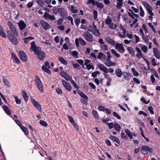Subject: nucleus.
I'll use <instances>...</instances> for the list:
<instances>
[{
	"mask_svg": "<svg viewBox=\"0 0 160 160\" xmlns=\"http://www.w3.org/2000/svg\"><path fill=\"white\" fill-rule=\"evenodd\" d=\"M31 47L30 48L31 51H33L36 55L38 56V58L40 60L42 61L46 57L45 52L41 50V48L35 44V42L32 41L31 43Z\"/></svg>",
	"mask_w": 160,
	"mask_h": 160,
	"instance_id": "f257e3e1",
	"label": "nucleus"
},
{
	"mask_svg": "<svg viewBox=\"0 0 160 160\" xmlns=\"http://www.w3.org/2000/svg\"><path fill=\"white\" fill-rule=\"evenodd\" d=\"M52 10L55 14L56 15L59 13L64 19H65L67 16V12L63 8H58V6L54 7Z\"/></svg>",
	"mask_w": 160,
	"mask_h": 160,
	"instance_id": "f03ea898",
	"label": "nucleus"
},
{
	"mask_svg": "<svg viewBox=\"0 0 160 160\" xmlns=\"http://www.w3.org/2000/svg\"><path fill=\"white\" fill-rule=\"evenodd\" d=\"M141 152L143 155H147L148 153H152L153 150L152 148H150L148 146L143 145L141 147Z\"/></svg>",
	"mask_w": 160,
	"mask_h": 160,
	"instance_id": "7ed1b4c3",
	"label": "nucleus"
},
{
	"mask_svg": "<svg viewBox=\"0 0 160 160\" xmlns=\"http://www.w3.org/2000/svg\"><path fill=\"white\" fill-rule=\"evenodd\" d=\"M35 77V81L38 89L41 92H43V86L40 78L38 75H36Z\"/></svg>",
	"mask_w": 160,
	"mask_h": 160,
	"instance_id": "20e7f679",
	"label": "nucleus"
},
{
	"mask_svg": "<svg viewBox=\"0 0 160 160\" xmlns=\"http://www.w3.org/2000/svg\"><path fill=\"white\" fill-rule=\"evenodd\" d=\"M83 37L88 42H92L93 41V36L90 33L88 32H84L83 34Z\"/></svg>",
	"mask_w": 160,
	"mask_h": 160,
	"instance_id": "39448f33",
	"label": "nucleus"
},
{
	"mask_svg": "<svg viewBox=\"0 0 160 160\" xmlns=\"http://www.w3.org/2000/svg\"><path fill=\"white\" fill-rule=\"evenodd\" d=\"M31 102L34 106L40 112L42 111L41 105L38 102L36 101L34 98H31Z\"/></svg>",
	"mask_w": 160,
	"mask_h": 160,
	"instance_id": "423d86ee",
	"label": "nucleus"
},
{
	"mask_svg": "<svg viewBox=\"0 0 160 160\" xmlns=\"http://www.w3.org/2000/svg\"><path fill=\"white\" fill-rule=\"evenodd\" d=\"M8 23L10 28L12 30L14 35L16 36H18V33L17 31L15 26L12 24V23L10 21H8Z\"/></svg>",
	"mask_w": 160,
	"mask_h": 160,
	"instance_id": "0eeeda50",
	"label": "nucleus"
},
{
	"mask_svg": "<svg viewBox=\"0 0 160 160\" xmlns=\"http://www.w3.org/2000/svg\"><path fill=\"white\" fill-rule=\"evenodd\" d=\"M19 56L23 62H26L27 61L28 58L26 54L22 51H20L18 53Z\"/></svg>",
	"mask_w": 160,
	"mask_h": 160,
	"instance_id": "6e6552de",
	"label": "nucleus"
},
{
	"mask_svg": "<svg viewBox=\"0 0 160 160\" xmlns=\"http://www.w3.org/2000/svg\"><path fill=\"white\" fill-rule=\"evenodd\" d=\"M62 82L66 89L68 91H70L71 90L72 87L69 83L66 82L64 80H62Z\"/></svg>",
	"mask_w": 160,
	"mask_h": 160,
	"instance_id": "1a4fd4ad",
	"label": "nucleus"
},
{
	"mask_svg": "<svg viewBox=\"0 0 160 160\" xmlns=\"http://www.w3.org/2000/svg\"><path fill=\"white\" fill-rule=\"evenodd\" d=\"M40 24L44 30H47L50 28V25L45 21L42 20L40 21Z\"/></svg>",
	"mask_w": 160,
	"mask_h": 160,
	"instance_id": "9d476101",
	"label": "nucleus"
},
{
	"mask_svg": "<svg viewBox=\"0 0 160 160\" xmlns=\"http://www.w3.org/2000/svg\"><path fill=\"white\" fill-rule=\"evenodd\" d=\"M43 17H44V18L46 19H49L50 20H53L55 19V18L54 15H51L48 13L45 12Z\"/></svg>",
	"mask_w": 160,
	"mask_h": 160,
	"instance_id": "9b49d317",
	"label": "nucleus"
},
{
	"mask_svg": "<svg viewBox=\"0 0 160 160\" xmlns=\"http://www.w3.org/2000/svg\"><path fill=\"white\" fill-rule=\"evenodd\" d=\"M122 75L123 78L128 81H130L131 78L133 77V76L130 74L125 72H123Z\"/></svg>",
	"mask_w": 160,
	"mask_h": 160,
	"instance_id": "f8f14e48",
	"label": "nucleus"
},
{
	"mask_svg": "<svg viewBox=\"0 0 160 160\" xmlns=\"http://www.w3.org/2000/svg\"><path fill=\"white\" fill-rule=\"evenodd\" d=\"M98 67L99 69L102 71L104 72L108 73V69L103 64L101 63H99L98 65Z\"/></svg>",
	"mask_w": 160,
	"mask_h": 160,
	"instance_id": "ddd939ff",
	"label": "nucleus"
},
{
	"mask_svg": "<svg viewBox=\"0 0 160 160\" xmlns=\"http://www.w3.org/2000/svg\"><path fill=\"white\" fill-rule=\"evenodd\" d=\"M116 49H118L120 52H124L125 51L123 45L119 43H117L116 44Z\"/></svg>",
	"mask_w": 160,
	"mask_h": 160,
	"instance_id": "4468645a",
	"label": "nucleus"
},
{
	"mask_svg": "<svg viewBox=\"0 0 160 160\" xmlns=\"http://www.w3.org/2000/svg\"><path fill=\"white\" fill-rule=\"evenodd\" d=\"M153 52L155 57L157 59L160 58V53L158 49L157 48L153 49Z\"/></svg>",
	"mask_w": 160,
	"mask_h": 160,
	"instance_id": "2eb2a0df",
	"label": "nucleus"
},
{
	"mask_svg": "<svg viewBox=\"0 0 160 160\" xmlns=\"http://www.w3.org/2000/svg\"><path fill=\"white\" fill-rule=\"evenodd\" d=\"M12 58H13V61L15 63L19 64L20 61L19 59L17 57L16 54L12 52L11 53Z\"/></svg>",
	"mask_w": 160,
	"mask_h": 160,
	"instance_id": "dca6fc26",
	"label": "nucleus"
},
{
	"mask_svg": "<svg viewBox=\"0 0 160 160\" xmlns=\"http://www.w3.org/2000/svg\"><path fill=\"white\" fill-rule=\"evenodd\" d=\"M18 26L20 30L23 29L26 26V25L23 20H20L19 22L18 23Z\"/></svg>",
	"mask_w": 160,
	"mask_h": 160,
	"instance_id": "f3484780",
	"label": "nucleus"
},
{
	"mask_svg": "<svg viewBox=\"0 0 160 160\" xmlns=\"http://www.w3.org/2000/svg\"><path fill=\"white\" fill-rule=\"evenodd\" d=\"M92 4L93 6L96 5L98 8H100L101 9H102L104 7V5L102 2H99L98 1H95V0L94 1V3H93L92 2Z\"/></svg>",
	"mask_w": 160,
	"mask_h": 160,
	"instance_id": "a211bd4d",
	"label": "nucleus"
},
{
	"mask_svg": "<svg viewBox=\"0 0 160 160\" xmlns=\"http://www.w3.org/2000/svg\"><path fill=\"white\" fill-rule=\"evenodd\" d=\"M77 93L82 98H83L84 99L88 101V97L84 94L83 92L80 90H77Z\"/></svg>",
	"mask_w": 160,
	"mask_h": 160,
	"instance_id": "6ab92c4d",
	"label": "nucleus"
},
{
	"mask_svg": "<svg viewBox=\"0 0 160 160\" xmlns=\"http://www.w3.org/2000/svg\"><path fill=\"white\" fill-rule=\"evenodd\" d=\"M106 39L108 43L112 46H114L115 44V41L109 37H107Z\"/></svg>",
	"mask_w": 160,
	"mask_h": 160,
	"instance_id": "aec40b11",
	"label": "nucleus"
},
{
	"mask_svg": "<svg viewBox=\"0 0 160 160\" xmlns=\"http://www.w3.org/2000/svg\"><path fill=\"white\" fill-rule=\"evenodd\" d=\"M3 109L6 113L9 115L10 117H12V116H11V112L10 110L7 106L4 105L3 107Z\"/></svg>",
	"mask_w": 160,
	"mask_h": 160,
	"instance_id": "412c9836",
	"label": "nucleus"
},
{
	"mask_svg": "<svg viewBox=\"0 0 160 160\" xmlns=\"http://www.w3.org/2000/svg\"><path fill=\"white\" fill-rule=\"evenodd\" d=\"M136 50H137L138 53H137L136 56L138 58L140 59L142 56V54L141 51L138 48H136Z\"/></svg>",
	"mask_w": 160,
	"mask_h": 160,
	"instance_id": "4be33fe9",
	"label": "nucleus"
},
{
	"mask_svg": "<svg viewBox=\"0 0 160 160\" xmlns=\"http://www.w3.org/2000/svg\"><path fill=\"white\" fill-rule=\"evenodd\" d=\"M0 36L4 38L7 37V35L4 32L3 28L1 25L0 24Z\"/></svg>",
	"mask_w": 160,
	"mask_h": 160,
	"instance_id": "5701e85b",
	"label": "nucleus"
},
{
	"mask_svg": "<svg viewBox=\"0 0 160 160\" xmlns=\"http://www.w3.org/2000/svg\"><path fill=\"white\" fill-rule=\"evenodd\" d=\"M115 73L116 76L118 78L121 77L123 75V73L120 68H118L115 70Z\"/></svg>",
	"mask_w": 160,
	"mask_h": 160,
	"instance_id": "b1692460",
	"label": "nucleus"
},
{
	"mask_svg": "<svg viewBox=\"0 0 160 160\" xmlns=\"http://www.w3.org/2000/svg\"><path fill=\"white\" fill-rule=\"evenodd\" d=\"M109 138L110 139L115 142L119 144L120 143L119 139L117 137L111 135L110 136Z\"/></svg>",
	"mask_w": 160,
	"mask_h": 160,
	"instance_id": "393cba45",
	"label": "nucleus"
},
{
	"mask_svg": "<svg viewBox=\"0 0 160 160\" xmlns=\"http://www.w3.org/2000/svg\"><path fill=\"white\" fill-rule=\"evenodd\" d=\"M127 50L129 52V54L132 56H133L135 55V51L131 47H128Z\"/></svg>",
	"mask_w": 160,
	"mask_h": 160,
	"instance_id": "a878e982",
	"label": "nucleus"
},
{
	"mask_svg": "<svg viewBox=\"0 0 160 160\" xmlns=\"http://www.w3.org/2000/svg\"><path fill=\"white\" fill-rule=\"evenodd\" d=\"M22 93L23 94V97L25 102H27L28 101V96L26 92L24 90L22 91Z\"/></svg>",
	"mask_w": 160,
	"mask_h": 160,
	"instance_id": "bb28decb",
	"label": "nucleus"
},
{
	"mask_svg": "<svg viewBox=\"0 0 160 160\" xmlns=\"http://www.w3.org/2000/svg\"><path fill=\"white\" fill-rule=\"evenodd\" d=\"M42 69L43 71L49 74H51V72L49 68H48L44 65H43L42 67Z\"/></svg>",
	"mask_w": 160,
	"mask_h": 160,
	"instance_id": "cd10ccee",
	"label": "nucleus"
},
{
	"mask_svg": "<svg viewBox=\"0 0 160 160\" xmlns=\"http://www.w3.org/2000/svg\"><path fill=\"white\" fill-rule=\"evenodd\" d=\"M114 128L115 130L118 131H120L121 129L120 125L117 123H114Z\"/></svg>",
	"mask_w": 160,
	"mask_h": 160,
	"instance_id": "c85d7f7f",
	"label": "nucleus"
},
{
	"mask_svg": "<svg viewBox=\"0 0 160 160\" xmlns=\"http://www.w3.org/2000/svg\"><path fill=\"white\" fill-rule=\"evenodd\" d=\"M69 9L72 13H77L78 12V10L76 9V8L73 5H71Z\"/></svg>",
	"mask_w": 160,
	"mask_h": 160,
	"instance_id": "c756f323",
	"label": "nucleus"
},
{
	"mask_svg": "<svg viewBox=\"0 0 160 160\" xmlns=\"http://www.w3.org/2000/svg\"><path fill=\"white\" fill-rule=\"evenodd\" d=\"M108 63L105 62V64L107 67L115 66L116 65V62H111V60L110 61H108Z\"/></svg>",
	"mask_w": 160,
	"mask_h": 160,
	"instance_id": "7c9ffc66",
	"label": "nucleus"
},
{
	"mask_svg": "<svg viewBox=\"0 0 160 160\" xmlns=\"http://www.w3.org/2000/svg\"><path fill=\"white\" fill-rule=\"evenodd\" d=\"M58 60L61 63L64 65H66L68 64L67 60L61 57H60L58 58Z\"/></svg>",
	"mask_w": 160,
	"mask_h": 160,
	"instance_id": "2f4dec72",
	"label": "nucleus"
},
{
	"mask_svg": "<svg viewBox=\"0 0 160 160\" xmlns=\"http://www.w3.org/2000/svg\"><path fill=\"white\" fill-rule=\"evenodd\" d=\"M125 132L127 134V135L130 138V139H132L133 138L132 135L128 129L126 128L125 129Z\"/></svg>",
	"mask_w": 160,
	"mask_h": 160,
	"instance_id": "473e14b6",
	"label": "nucleus"
},
{
	"mask_svg": "<svg viewBox=\"0 0 160 160\" xmlns=\"http://www.w3.org/2000/svg\"><path fill=\"white\" fill-rule=\"evenodd\" d=\"M9 41H10V42H12V44L15 45H16L18 43V40L15 37H14V38H12Z\"/></svg>",
	"mask_w": 160,
	"mask_h": 160,
	"instance_id": "72a5a7b5",
	"label": "nucleus"
},
{
	"mask_svg": "<svg viewBox=\"0 0 160 160\" xmlns=\"http://www.w3.org/2000/svg\"><path fill=\"white\" fill-rule=\"evenodd\" d=\"M7 33L8 38L9 40L15 37V36L11 32H10L8 31L7 32Z\"/></svg>",
	"mask_w": 160,
	"mask_h": 160,
	"instance_id": "f704fd0d",
	"label": "nucleus"
},
{
	"mask_svg": "<svg viewBox=\"0 0 160 160\" xmlns=\"http://www.w3.org/2000/svg\"><path fill=\"white\" fill-rule=\"evenodd\" d=\"M2 80L4 84L8 87H10V83L8 79L6 78L5 77H3L2 78Z\"/></svg>",
	"mask_w": 160,
	"mask_h": 160,
	"instance_id": "c9c22d12",
	"label": "nucleus"
},
{
	"mask_svg": "<svg viewBox=\"0 0 160 160\" xmlns=\"http://www.w3.org/2000/svg\"><path fill=\"white\" fill-rule=\"evenodd\" d=\"M152 8L151 6L147 8V12L151 16H153L154 15L152 11Z\"/></svg>",
	"mask_w": 160,
	"mask_h": 160,
	"instance_id": "e433bc0d",
	"label": "nucleus"
},
{
	"mask_svg": "<svg viewBox=\"0 0 160 160\" xmlns=\"http://www.w3.org/2000/svg\"><path fill=\"white\" fill-rule=\"evenodd\" d=\"M20 128L26 135H27L28 134V129L26 127L22 126Z\"/></svg>",
	"mask_w": 160,
	"mask_h": 160,
	"instance_id": "4c0bfd02",
	"label": "nucleus"
},
{
	"mask_svg": "<svg viewBox=\"0 0 160 160\" xmlns=\"http://www.w3.org/2000/svg\"><path fill=\"white\" fill-rule=\"evenodd\" d=\"M36 2L41 7L43 6L44 2L42 0H36Z\"/></svg>",
	"mask_w": 160,
	"mask_h": 160,
	"instance_id": "58836bf2",
	"label": "nucleus"
},
{
	"mask_svg": "<svg viewBox=\"0 0 160 160\" xmlns=\"http://www.w3.org/2000/svg\"><path fill=\"white\" fill-rule=\"evenodd\" d=\"M131 71L134 76H138L139 75V73L135 70L134 68H132Z\"/></svg>",
	"mask_w": 160,
	"mask_h": 160,
	"instance_id": "ea45409f",
	"label": "nucleus"
},
{
	"mask_svg": "<svg viewBox=\"0 0 160 160\" xmlns=\"http://www.w3.org/2000/svg\"><path fill=\"white\" fill-rule=\"evenodd\" d=\"M92 115L95 117L96 118V119H98L99 117V115L98 114V112L96 111L93 110L92 111Z\"/></svg>",
	"mask_w": 160,
	"mask_h": 160,
	"instance_id": "a19ab883",
	"label": "nucleus"
},
{
	"mask_svg": "<svg viewBox=\"0 0 160 160\" xmlns=\"http://www.w3.org/2000/svg\"><path fill=\"white\" fill-rule=\"evenodd\" d=\"M111 52L117 58H119L120 57V55L116 52L113 49H112L111 50Z\"/></svg>",
	"mask_w": 160,
	"mask_h": 160,
	"instance_id": "79ce46f5",
	"label": "nucleus"
},
{
	"mask_svg": "<svg viewBox=\"0 0 160 160\" xmlns=\"http://www.w3.org/2000/svg\"><path fill=\"white\" fill-rule=\"evenodd\" d=\"M140 15L141 17H144L145 13L144 12L142 8V7L140 6Z\"/></svg>",
	"mask_w": 160,
	"mask_h": 160,
	"instance_id": "37998d69",
	"label": "nucleus"
},
{
	"mask_svg": "<svg viewBox=\"0 0 160 160\" xmlns=\"http://www.w3.org/2000/svg\"><path fill=\"white\" fill-rule=\"evenodd\" d=\"M79 40L80 43L81 45H85L86 44V42L84 40H83L82 38H79Z\"/></svg>",
	"mask_w": 160,
	"mask_h": 160,
	"instance_id": "c03bdc74",
	"label": "nucleus"
},
{
	"mask_svg": "<svg viewBox=\"0 0 160 160\" xmlns=\"http://www.w3.org/2000/svg\"><path fill=\"white\" fill-rule=\"evenodd\" d=\"M93 18L96 20H98L97 18L98 16V12L96 10H94L93 11Z\"/></svg>",
	"mask_w": 160,
	"mask_h": 160,
	"instance_id": "a18cd8bd",
	"label": "nucleus"
},
{
	"mask_svg": "<svg viewBox=\"0 0 160 160\" xmlns=\"http://www.w3.org/2000/svg\"><path fill=\"white\" fill-rule=\"evenodd\" d=\"M101 48L104 51H107L108 50V46L107 45H102L101 46Z\"/></svg>",
	"mask_w": 160,
	"mask_h": 160,
	"instance_id": "49530a36",
	"label": "nucleus"
},
{
	"mask_svg": "<svg viewBox=\"0 0 160 160\" xmlns=\"http://www.w3.org/2000/svg\"><path fill=\"white\" fill-rule=\"evenodd\" d=\"M107 54V61H110L111 60V58L112 57L111 55H110L109 52H106Z\"/></svg>",
	"mask_w": 160,
	"mask_h": 160,
	"instance_id": "de8ad7c7",
	"label": "nucleus"
},
{
	"mask_svg": "<svg viewBox=\"0 0 160 160\" xmlns=\"http://www.w3.org/2000/svg\"><path fill=\"white\" fill-rule=\"evenodd\" d=\"M14 98L15 99L16 102L17 104H19L21 103V100L18 98L17 96H15L14 97Z\"/></svg>",
	"mask_w": 160,
	"mask_h": 160,
	"instance_id": "09e8293b",
	"label": "nucleus"
},
{
	"mask_svg": "<svg viewBox=\"0 0 160 160\" xmlns=\"http://www.w3.org/2000/svg\"><path fill=\"white\" fill-rule=\"evenodd\" d=\"M40 124L44 127H46L48 125L47 122L43 120H41L40 122Z\"/></svg>",
	"mask_w": 160,
	"mask_h": 160,
	"instance_id": "8fccbe9b",
	"label": "nucleus"
},
{
	"mask_svg": "<svg viewBox=\"0 0 160 160\" xmlns=\"http://www.w3.org/2000/svg\"><path fill=\"white\" fill-rule=\"evenodd\" d=\"M113 115L117 118L120 119L121 118V116L116 112H114L112 113Z\"/></svg>",
	"mask_w": 160,
	"mask_h": 160,
	"instance_id": "3c124183",
	"label": "nucleus"
},
{
	"mask_svg": "<svg viewBox=\"0 0 160 160\" xmlns=\"http://www.w3.org/2000/svg\"><path fill=\"white\" fill-rule=\"evenodd\" d=\"M142 38L145 42H147L148 41V36L144 35H142Z\"/></svg>",
	"mask_w": 160,
	"mask_h": 160,
	"instance_id": "603ef678",
	"label": "nucleus"
},
{
	"mask_svg": "<svg viewBox=\"0 0 160 160\" xmlns=\"http://www.w3.org/2000/svg\"><path fill=\"white\" fill-rule=\"evenodd\" d=\"M78 54V52L76 51H73L72 53V56H73V57H75L76 58H78V57L77 56Z\"/></svg>",
	"mask_w": 160,
	"mask_h": 160,
	"instance_id": "864d4df0",
	"label": "nucleus"
},
{
	"mask_svg": "<svg viewBox=\"0 0 160 160\" xmlns=\"http://www.w3.org/2000/svg\"><path fill=\"white\" fill-rule=\"evenodd\" d=\"M99 72L98 71H96L93 72L92 74V77L93 78H95L97 77L98 74H99Z\"/></svg>",
	"mask_w": 160,
	"mask_h": 160,
	"instance_id": "5fc2aeb1",
	"label": "nucleus"
},
{
	"mask_svg": "<svg viewBox=\"0 0 160 160\" xmlns=\"http://www.w3.org/2000/svg\"><path fill=\"white\" fill-rule=\"evenodd\" d=\"M147 26L144 24H143L142 26V28L145 33L148 32V30L147 28Z\"/></svg>",
	"mask_w": 160,
	"mask_h": 160,
	"instance_id": "6e6d98bb",
	"label": "nucleus"
},
{
	"mask_svg": "<svg viewBox=\"0 0 160 160\" xmlns=\"http://www.w3.org/2000/svg\"><path fill=\"white\" fill-rule=\"evenodd\" d=\"M68 118L69 121L72 124L73 123H74L75 122L73 119L72 117L69 116H68Z\"/></svg>",
	"mask_w": 160,
	"mask_h": 160,
	"instance_id": "4d7b16f0",
	"label": "nucleus"
},
{
	"mask_svg": "<svg viewBox=\"0 0 160 160\" xmlns=\"http://www.w3.org/2000/svg\"><path fill=\"white\" fill-rule=\"evenodd\" d=\"M148 110L151 114H154V112L153 111V108L152 106H149L148 107Z\"/></svg>",
	"mask_w": 160,
	"mask_h": 160,
	"instance_id": "13d9d810",
	"label": "nucleus"
},
{
	"mask_svg": "<svg viewBox=\"0 0 160 160\" xmlns=\"http://www.w3.org/2000/svg\"><path fill=\"white\" fill-rule=\"evenodd\" d=\"M71 83H72L74 87L77 89L79 88V87L77 85L76 83L75 82L72 80V79L71 80Z\"/></svg>",
	"mask_w": 160,
	"mask_h": 160,
	"instance_id": "bf43d9fd",
	"label": "nucleus"
},
{
	"mask_svg": "<svg viewBox=\"0 0 160 160\" xmlns=\"http://www.w3.org/2000/svg\"><path fill=\"white\" fill-rule=\"evenodd\" d=\"M142 50L145 53H146L147 51V47L145 45L143 46L141 48Z\"/></svg>",
	"mask_w": 160,
	"mask_h": 160,
	"instance_id": "052dcab7",
	"label": "nucleus"
},
{
	"mask_svg": "<svg viewBox=\"0 0 160 160\" xmlns=\"http://www.w3.org/2000/svg\"><path fill=\"white\" fill-rule=\"evenodd\" d=\"M112 21V20L111 19L108 18L106 19L105 20V22L106 24L109 25L111 23Z\"/></svg>",
	"mask_w": 160,
	"mask_h": 160,
	"instance_id": "680f3d73",
	"label": "nucleus"
},
{
	"mask_svg": "<svg viewBox=\"0 0 160 160\" xmlns=\"http://www.w3.org/2000/svg\"><path fill=\"white\" fill-rule=\"evenodd\" d=\"M75 24L77 26H78L80 22V20L79 18H76L74 20Z\"/></svg>",
	"mask_w": 160,
	"mask_h": 160,
	"instance_id": "e2e57ef3",
	"label": "nucleus"
},
{
	"mask_svg": "<svg viewBox=\"0 0 160 160\" xmlns=\"http://www.w3.org/2000/svg\"><path fill=\"white\" fill-rule=\"evenodd\" d=\"M103 74L105 78H106L108 80H112L111 78L110 77L109 74L106 73H104Z\"/></svg>",
	"mask_w": 160,
	"mask_h": 160,
	"instance_id": "0e129e2a",
	"label": "nucleus"
},
{
	"mask_svg": "<svg viewBox=\"0 0 160 160\" xmlns=\"http://www.w3.org/2000/svg\"><path fill=\"white\" fill-rule=\"evenodd\" d=\"M121 137L122 139H125L126 140H127L128 138V137L125 135L124 132L121 133Z\"/></svg>",
	"mask_w": 160,
	"mask_h": 160,
	"instance_id": "69168bd1",
	"label": "nucleus"
},
{
	"mask_svg": "<svg viewBox=\"0 0 160 160\" xmlns=\"http://www.w3.org/2000/svg\"><path fill=\"white\" fill-rule=\"evenodd\" d=\"M56 91L58 94H60L62 93V91L61 88H58L56 89Z\"/></svg>",
	"mask_w": 160,
	"mask_h": 160,
	"instance_id": "338daca9",
	"label": "nucleus"
},
{
	"mask_svg": "<svg viewBox=\"0 0 160 160\" xmlns=\"http://www.w3.org/2000/svg\"><path fill=\"white\" fill-rule=\"evenodd\" d=\"M33 2H29L27 4V7L28 8H31L33 5Z\"/></svg>",
	"mask_w": 160,
	"mask_h": 160,
	"instance_id": "774afa93",
	"label": "nucleus"
}]
</instances>
